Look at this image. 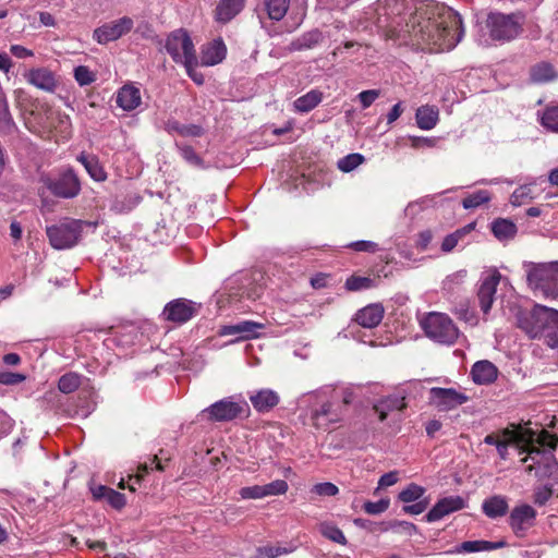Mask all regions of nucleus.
Masks as SVG:
<instances>
[{"label": "nucleus", "instance_id": "nucleus-17", "mask_svg": "<svg viewBox=\"0 0 558 558\" xmlns=\"http://www.w3.org/2000/svg\"><path fill=\"white\" fill-rule=\"evenodd\" d=\"M466 501L461 496H448L439 499L425 515L427 522H435L444 517L464 509Z\"/></svg>", "mask_w": 558, "mask_h": 558}, {"label": "nucleus", "instance_id": "nucleus-4", "mask_svg": "<svg viewBox=\"0 0 558 558\" xmlns=\"http://www.w3.org/2000/svg\"><path fill=\"white\" fill-rule=\"evenodd\" d=\"M304 401L312 404L311 421L315 428L328 430L332 425L342 421L343 407L335 389H320L303 396Z\"/></svg>", "mask_w": 558, "mask_h": 558}, {"label": "nucleus", "instance_id": "nucleus-41", "mask_svg": "<svg viewBox=\"0 0 558 558\" xmlns=\"http://www.w3.org/2000/svg\"><path fill=\"white\" fill-rule=\"evenodd\" d=\"M541 124L550 132L558 133V105L548 106L541 116Z\"/></svg>", "mask_w": 558, "mask_h": 558}, {"label": "nucleus", "instance_id": "nucleus-30", "mask_svg": "<svg viewBox=\"0 0 558 558\" xmlns=\"http://www.w3.org/2000/svg\"><path fill=\"white\" fill-rule=\"evenodd\" d=\"M509 505L505 496L495 495L483 501L482 510L490 519L504 517L508 511Z\"/></svg>", "mask_w": 558, "mask_h": 558}, {"label": "nucleus", "instance_id": "nucleus-3", "mask_svg": "<svg viewBox=\"0 0 558 558\" xmlns=\"http://www.w3.org/2000/svg\"><path fill=\"white\" fill-rule=\"evenodd\" d=\"M409 33L414 35H463L464 27L461 15L451 8L442 7L437 13L427 15L426 12H416L411 16L408 26Z\"/></svg>", "mask_w": 558, "mask_h": 558}, {"label": "nucleus", "instance_id": "nucleus-51", "mask_svg": "<svg viewBox=\"0 0 558 558\" xmlns=\"http://www.w3.org/2000/svg\"><path fill=\"white\" fill-rule=\"evenodd\" d=\"M390 501L388 498H383L378 501H366L363 509L366 513L376 515L385 512L389 508Z\"/></svg>", "mask_w": 558, "mask_h": 558}, {"label": "nucleus", "instance_id": "nucleus-49", "mask_svg": "<svg viewBox=\"0 0 558 558\" xmlns=\"http://www.w3.org/2000/svg\"><path fill=\"white\" fill-rule=\"evenodd\" d=\"M374 286V280L367 277L351 276L345 281V288L350 291L369 289Z\"/></svg>", "mask_w": 558, "mask_h": 558}, {"label": "nucleus", "instance_id": "nucleus-62", "mask_svg": "<svg viewBox=\"0 0 558 558\" xmlns=\"http://www.w3.org/2000/svg\"><path fill=\"white\" fill-rule=\"evenodd\" d=\"M25 379L22 374L10 373V372H0V383L4 385H15L20 384Z\"/></svg>", "mask_w": 558, "mask_h": 558}, {"label": "nucleus", "instance_id": "nucleus-31", "mask_svg": "<svg viewBox=\"0 0 558 558\" xmlns=\"http://www.w3.org/2000/svg\"><path fill=\"white\" fill-rule=\"evenodd\" d=\"M439 119V111L435 106H421L415 113L416 124L421 130H432L436 126Z\"/></svg>", "mask_w": 558, "mask_h": 558}, {"label": "nucleus", "instance_id": "nucleus-16", "mask_svg": "<svg viewBox=\"0 0 558 558\" xmlns=\"http://www.w3.org/2000/svg\"><path fill=\"white\" fill-rule=\"evenodd\" d=\"M416 44H412L415 50L428 53H441L452 50L461 37H415Z\"/></svg>", "mask_w": 558, "mask_h": 558}, {"label": "nucleus", "instance_id": "nucleus-48", "mask_svg": "<svg viewBox=\"0 0 558 558\" xmlns=\"http://www.w3.org/2000/svg\"><path fill=\"white\" fill-rule=\"evenodd\" d=\"M177 147L179 148L181 157L191 166L196 168H204V160L197 155V153L194 150L193 147L189 145H179L177 144Z\"/></svg>", "mask_w": 558, "mask_h": 558}, {"label": "nucleus", "instance_id": "nucleus-37", "mask_svg": "<svg viewBox=\"0 0 558 558\" xmlns=\"http://www.w3.org/2000/svg\"><path fill=\"white\" fill-rule=\"evenodd\" d=\"M475 227V223H469L461 229L456 230L454 232L448 234L442 243L441 250L445 253L451 252L459 243V241L468 233H470Z\"/></svg>", "mask_w": 558, "mask_h": 558}, {"label": "nucleus", "instance_id": "nucleus-50", "mask_svg": "<svg viewBox=\"0 0 558 558\" xmlns=\"http://www.w3.org/2000/svg\"><path fill=\"white\" fill-rule=\"evenodd\" d=\"M74 78L80 86L89 85L96 80L95 74L85 65L74 69Z\"/></svg>", "mask_w": 558, "mask_h": 558}, {"label": "nucleus", "instance_id": "nucleus-11", "mask_svg": "<svg viewBox=\"0 0 558 558\" xmlns=\"http://www.w3.org/2000/svg\"><path fill=\"white\" fill-rule=\"evenodd\" d=\"M469 401V397L454 388L433 387L429 390V402L439 411H450Z\"/></svg>", "mask_w": 558, "mask_h": 558}, {"label": "nucleus", "instance_id": "nucleus-46", "mask_svg": "<svg viewBox=\"0 0 558 558\" xmlns=\"http://www.w3.org/2000/svg\"><path fill=\"white\" fill-rule=\"evenodd\" d=\"M364 161V156L357 153L349 154L338 160V168L342 172H350Z\"/></svg>", "mask_w": 558, "mask_h": 558}, {"label": "nucleus", "instance_id": "nucleus-39", "mask_svg": "<svg viewBox=\"0 0 558 558\" xmlns=\"http://www.w3.org/2000/svg\"><path fill=\"white\" fill-rule=\"evenodd\" d=\"M82 384V376L77 373L70 372L62 375L58 381V388L63 393L75 391Z\"/></svg>", "mask_w": 558, "mask_h": 558}, {"label": "nucleus", "instance_id": "nucleus-45", "mask_svg": "<svg viewBox=\"0 0 558 558\" xmlns=\"http://www.w3.org/2000/svg\"><path fill=\"white\" fill-rule=\"evenodd\" d=\"M533 183L520 185L510 196V203L513 206H521L534 198L532 195V185Z\"/></svg>", "mask_w": 558, "mask_h": 558}, {"label": "nucleus", "instance_id": "nucleus-47", "mask_svg": "<svg viewBox=\"0 0 558 558\" xmlns=\"http://www.w3.org/2000/svg\"><path fill=\"white\" fill-rule=\"evenodd\" d=\"M433 204H434L433 197H430V196L422 197L417 201L409 203L404 209V214H405V216L413 218L414 216H416L424 209L433 206Z\"/></svg>", "mask_w": 558, "mask_h": 558}, {"label": "nucleus", "instance_id": "nucleus-63", "mask_svg": "<svg viewBox=\"0 0 558 558\" xmlns=\"http://www.w3.org/2000/svg\"><path fill=\"white\" fill-rule=\"evenodd\" d=\"M398 472L391 471L380 476L378 481V488H385L395 485L398 482Z\"/></svg>", "mask_w": 558, "mask_h": 558}, {"label": "nucleus", "instance_id": "nucleus-13", "mask_svg": "<svg viewBox=\"0 0 558 558\" xmlns=\"http://www.w3.org/2000/svg\"><path fill=\"white\" fill-rule=\"evenodd\" d=\"M244 405H246L245 402L239 403L232 401L231 398H226L203 410V414L215 422L232 421L243 412Z\"/></svg>", "mask_w": 558, "mask_h": 558}, {"label": "nucleus", "instance_id": "nucleus-29", "mask_svg": "<svg viewBox=\"0 0 558 558\" xmlns=\"http://www.w3.org/2000/svg\"><path fill=\"white\" fill-rule=\"evenodd\" d=\"M77 160L84 166L85 170L93 180L97 182L106 181L107 172L99 162L98 157L95 155L82 153L77 156Z\"/></svg>", "mask_w": 558, "mask_h": 558}, {"label": "nucleus", "instance_id": "nucleus-27", "mask_svg": "<svg viewBox=\"0 0 558 558\" xmlns=\"http://www.w3.org/2000/svg\"><path fill=\"white\" fill-rule=\"evenodd\" d=\"M246 0H220L216 7V20L227 23L236 16L244 8Z\"/></svg>", "mask_w": 558, "mask_h": 558}, {"label": "nucleus", "instance_id": "nucleus-64", "mask_svg": "<svg viewBox=\"0 0 558 558\" xmlns=\"http://www.w3.org/2000/svg\"><path fill=\"white\" fill-rule=\"evenodd\" d=\"M428 506V501L426 500H418L413 505L404 506L403 511L409 514H421L426 510Z\"/></svg>", "mask_w": 558, "mask_h": 558}, {"label": "nucleus", "instance_id": "nucleus-2", "mask_svg": "<svg viewBox=\"0 0 558 558\" xmlns=\"http://www.w3.org/2000/svg\"><path fill=\"white\" fill-rule=\"evenodd\" d=\"M518 326L532 339H544L549 348H558V311L534 305L517 314Z\"/></svg>", "mask_w": 558, "mask_h": 558}, {"label": "nucleus", "instance_id": "nucleus-54", "mask_svg": "<svg viewBox=\"0 0 558 558\" xmlns=\"http://www.w3.org/2000/svg\"><path fill=\"white\" fill-rule=\"evenodd\" d=\"M289 551L282 547L264 546L257 548L256 558H276Z\"/></svg>", "mask_w": 558, "mask_h": 558}, {"label": "nucleus", "instance_id": "nucleus-52", "mask_svg": "<svg viewBox=\"0 0 558 558\" xmlns=\"http://www.w3.org/2000/svg\"><path fill=\"white\" fill-rule=\"evenodd\" d=\"M263 487L265 497L283 495L289 488L288 483L283 480H276L269 484L263 485Z\"/></svg>", "mask_w": 558, "mask_h": 558}, {"label": "nucleus", "instance_id": "nucleus-23", "mask_svg": "<svg viewBox=\"0 0 558 558\" xmlns=\"http://www.w3.org/2000/svg\"><path fill=\"white\" fill-rule=\"evenodd\" d=\"M471 376L477 385H489L497 379L498 369L487 360L477 361L472 366Z\"/></svg>", "mask_w": 558, "mask_h": 558}, {"label": "nucleus", "instance_id": "nucleus-58", "mask_svg": "<svg viewBox=\"0 0 558 558\" xmlns=\"http://www.w3.org/2000/svg\"><path fill=\"white\" fill-rule=\"evenodd\" d=\"M380 93L377 89L363 90L357 95L363 109L372 106V104L379 97Z\"/></svg>", "mask_w": 558, "mask_h": 558}, {"label": "nucleus", "instance_id": "nucleus-36", "mask_svg": "<svg viewBox=\"0 0 558 558\" xmlns=\"http://www.w3.org/2000/svg\"><path fill=\"white\" fill-rule=\"evenodd\" d=\"M466 277L468 271L465 269H460L447 276L446 279L442 281V290L450 295L458 293L463 287Z\"/></svg>", "mask_w": 558, "mask_h": 558}, {"label": "nucleus", "instance_id": "nucleus-12", "mask_svg": "<svg viewBox=\"0 0 558 558\" xmlns=\"http://www.w3.org/2000/svg\"><path fill=\"white\" fill-rule=\"evenodd\" d=\"M198 307L192 301L177 299L167 303L162 311V316L166 320L182 325L197 314Z\"/></svg>", "mask_w": 558, "mask_h": 558}, {"label": "nucleus", "instance_id": "nucleus-32", "mask_svg": "<svg viewBox=\"0 0 558 558\" xmlns=\"http://www.w3.org/2000/svg\"><path fill=\"white\" fill-rule=\"evenodd\" d=\"M165 130L169 134H179L183 137H201L204 129L198 124H182L174 119H170L165 123Z\"/></svg>", "mask_w": 558, "mask_h": 558}, {"label": "nucleus", "instance_id": "nucleus-34", "mask_svg": "<svg viewBox=\"0 0 558 558\" xmlns=\"http://www.w3.org/2000/svg\"><path fill=\"white\" fill-rule=\"evenodd\" d=\"M502 546V543H493L488 541H466L460 544L456 549L450 553H478L497 549Z\"/></svg>", "mask_w": 558, "mask_h": 558}, {"label": "nucleus", "instance_id": "nucleus-38", "mask_svg": "<svg viewBox=\"0 0 558 558\" xmlns=\"http://www.w3.org/2000/svg\"><path fill=\"white\" fill-rule=\"evenodd\" d=\"M404 405L405 404L403 398L388 397L385 400H381L377 405H375V411L378 413L379 420L385 421L388 411L402 410Z\"/></svg>", "mask_w": 558, "mask_h": 558}, {"label": "nucleus", "instance_id": "nucleus-35", "mask_svg": "<svg viewBox=\"0 0 558 558\" xmlns=\"http://www.w3.org/2000/svg\"><path fill=\"white\" fill-rule=\"evenodd\" d=\"M492 232L499 241H507L515 235L517 226L509 219L499 218L492 222Z\"/></svg>", "mask_w": 558, "mask_h": 558}, {"label": "nucleus", "instance_id": "nucleus-40", "mask_svg": "<svg viewBox=\"0 0 558 558\" xmlns=\"http://www.w3.org/2000/svg\"><path fill=\"white\" fill-rule=\"evenodd\" d=\"M319 532L322 533V535L324 537L328 538L329 541H331L333 543L341 544V545L347 544V538H345L343 532L333 523H330V522L320 523Z\"/></svg>", "mask_w": 558, "mask_h": 558}, {"label": "nucleus", "instance_id": "nucleus-24", "mask_svg": "<svg viewBox=\"0 0 558 558\" xmlns=\"http://www.w3.org/2000/svg\"><path fill=\"white\" fill-rule=\"evenodd\" d=\"M116 101L124 111H132L142 102L141 92L134 85L126 84L118 90Z\"/></svg>", "mask_w": 558, "mask_h": 558}, {"label": "nucleus", "instance_id": "nucleus-10", "mask_svg": "<svg viewBox=\"0 0 558 558\" xmlns=\"http://www.w3.org/2000/svg\"><path fill=\"white\" fill-rule=\"evenodd\" d=\"M165 47L175 63L198 64L191 37H167Z\"/></svg>", "mask_w": 558, "mask_h": 558}, {"label": "nucleus", "instance_id": "nucleus-6", "mask_svg": "<svg viewBox=\"0 0 558 558\" xmlns=\"http://www.w3.org/2000/svg\"><path fill=\"white\" fill-rule=\"evenodd\" d=\"M420 325L425 335L439 344L452 345L460 336L453 320L444 313L430 312L421 319Z\"/></svg>", "mask_w": 558, "mask_h": 558}, {"label": "nucleus", "instance_id": "nucleus-1", "mask_svg": "<svg viewBox=\"0 0 558 558\" xmlns=\"http://www.w3.org/2000/svg\"><path fill=\"white\" fill-rule=\"evenodd\" d=\"M557 444V437L547 430L543 429L539 434L533 432V440L529 441L526 447H522L526 453L522 462H531L526 470L534 471L535 476L541 480L558 476V462L554 454Z\"/></svg>", "mask_w": 558, "mask_h": 558}, {"label": "nucleus", "instance_id": "nucleus-5", "mask_svg": "<svg viewBox=\"0 0 558 558\" xmlns=\"http://www.w3.org/2000/svg\"><path fill=\"white\" fill-rule=\"evenodd\" d=\"M529 287L535 295L547 299L558 298V262L524 263Z\"/></svg>", "mask_w": 558, "mask_h": 558}, {"label": "nucleus", "instance_id": "nucleus-26", "mask_svg": "<svg viewBox=\"0 0 558 558\" xmlns=\"http://www.w3.org/2000/svg\"><path fill=\"white\" fill-rule=\"evenodd\" d=\"M133 28V20L129 16H123L97 27L93 35H123L132 32Z\"/></svg>", "mask_w": 558, "mask_h": 558}, {"label": "nucleus", "instance_id": "nucleus-60", "mask_svg": "<svg viewBox=\"0 0 558 558\" xmlns=\"http://www.w3.org/2000/svg\"><path fill=\"white\" fill-rule=\"evenodd\" d=\"M317 40L314 37H302L291 43L290 51H298L315 46Z\"/></svg>", "mask_w": 558, "mask_h": 558}, {"label": "nucleus", "instance_id": "nucleus-33", "mask_svg": "<svg viewBox=\"0 0 558 558\" xmlns=\"http://www.w3.org/2000/svg\"><path fill=\"white\" fill-rule=\"evenodd\" d=\"M530 77L533 83L543 84L556 80L557 72L549 62L543 61L531 68Z\"/></svg>", "mask_w": 558, "mask_h": 558}, {"label": "nucleus", "instance_id": "nucleus-57", "mask_svg": "<svg viewBox=\"0 0 558 558\" xmlns=\"http://www.w3.org/2000/svg\"><path fill=\"white\" fill-rule=\"evenodd\" d=\"M106 499L112 508L118 510L122 509L126 504L124 494L119 493L112 488L110 492H108Z\"/></svg>", "mask_w": 558, "mask_h": 558}, {"label": "nucleus", "instance_id": "nucleus-53", "mask_svg": "<svg viewBox=\"0 0 558 558\" xmlns=\"http://www.w3.org/2000/svg\"><path fill=\"white\" fill-rule=\"evenodd\" d=\"M242 499H262L265 498L263 485L245 486L239 490Z\"/></svg>", "mask_w": 558, "mask_h": 558}, {"label": "nucleus", "instance_id": "nucleus-61", "mask_svg": "<svg viewBox=\"0 0 558 558\" xmlns=\"http://www.w3.org/2000/svg\"><path fill=\"white\" fill-rule=\"evenodd\" d=\"M315 493L322 496H336L339 493L338 487L329 482L315 485Z\"/></svg>", "mask_w": 558, "mask_h": 558}, {"label": "nucleus", "instance_id": "nucleus-28", "mask_svg": "<svg viewBox=\"0 0 558 558\" xmlns=\"http://www.w3.org/2000/svg\"><path fill=\"white\" fill-rule=\"evenodd\" d=\"M323 92L319 89H311L293 101V110L298 113H307L314 110L323 101Z\"/></svg>", "mask_w": 558, "mask_h": 558}, {"label": "nucleus", "instance_id": "nucleus-43", "mask_svg": "<svg viewBox=\"0 0 558 558\" xmlns=\"http://www.w3.org/2000/svg\"><path fill=\"white\" fill-rule=\"evenodd\" d=\"M490 193L486 190L476 191L462 199V206L465 209H475L490 201Z\"/></svg>", "mask_w": 558, "mask_h": 558}, {"label": "nucleus", "instance_id": "nucleus-8", "mask_svg": "<svg viewBox=\"0 0 558 558\" xmlns=\"http://www.w3.org/2000/svg\"><path fill=\"white\" fill-rule=\"evenodd\" d=\"M524 21L525 16L521 12L510 14L494 12L488 14L486 25L490 35H518L524 32Z\"/></svg>", "mask_w": 558, "mask_h": 558}, {"label": "nucleus", "instance_id": "nucleus-21", "mask_svg": "<svg viewBox=\"0 0 558 558\" xmlns=\"http://www.w3.org/2000/svg\"><path fill=\"white\" fill-rule=\"evenodd\" d=\"M27 82L39 89L53 93L57 87L54 74L48 69H33L25 74Z\"/></svg>", "mask_w": 558, "mask_h": 558}, {"label": "nucleus", "instance_id": "nucleus-9", "mask_svg": "<svg viewBox=\"0 0 558 558\" xmlns=\"http://www.w3.org/2000/svg\"><path fill=\"white\" fill-rule=\"evenodd\" d=\"M44 185L57 197L73 198L81 192V183L72 170H66L57 178L44 177Z\"/></svg>", "mask_w": 558, "mask_h": 558}, {"label": "nucleus", "instance_id": "nucleus-22", "mask_svg": "<svg viewBox=\"0 0 558 558\" xmlns=\"http://www.w3.org/2000/svg\"><path fill=\"white\" fill-rule=\"evenodd\" d=\"M384 306L379 303L369 304L355 314V322L364 328H375L384 318Z\"/></svg>", "mask_w": 558, "mask_h": 558}, {"label": "nucleus", "instance_id": "nucleus-44", "mask_svg": "<svg viewBox=\"0 0 558 558\" xmlns=\"http://www.w3.org/2000/svg\"><path fill=\"white\" fill-rule=\"evenodd\" d=\"M425 494V488L415 484H409L404 489L399 493V499L402 502L410 504L414 501H418L423 495Z\"/></svg>", "mask_w": 558, "mask_h": 558}, {"label": "nucleus", "instance_id": "nucleus-20", "mask_svg": "<svg viewBox=\"0 0 558 558\" xmlns=\"http://www.w3.org/2000/svg\"><path fill=\"white\" fill-rule=\"evenodd\" d=\"M250 401L258 413H267L279 403L280 397L275 390L260 389L250 395Z\"/></svg>", "mask_w": 558, "mask_h": 558}, {"label": "nucleus", "instance_id": "nucleus-25", "mask_svg": "<svg viewBox=\"0 0 558 558\" xmlns=\"http://www.w3.org/2000/svg\"><path fill=\"white\" fill-rule=\"evenodd\" d=\"M264 328L263 324L253 320H243L234 325L225 326L221 330L222 335H239L243 339L257 337L259 330Z\"/></svg>", "mask_w": 558, "mask_h": 558}, {"label": "nucleus", "instance_id": "nucleus-55", "mask_svg": "<svg viewBox=\"0 0 558 558\" xmlns=\"http://www.w3.org/2000/svg\"><path fill=\"white\" fill-rule=\"evenodd\" d=\"M348 246L356 252L376 253L379 250V246L376 242L366 240L352 242Z\"/></svg>", "mask_w": 558, "mask_h": 558}, {"label": "nucleus", "instance_id": "nucleus-42", "mask_svg": "<svg viewBox=\"0 0 558 558\" xmlns=\"http://www.w3.org/2000/svg\"><path fill=\"white\" fill-rule=\"evenodd\" d=\"M290 0H267L266 9L271 20L280 21L289 9Z\"/></svg>", "mask_w": 558, "mask_h": 558}, {"label": "nucleus", "instance_id": "nucleus-15", "mask_svg": "<svg viewBox=\"0 0 558 558\" xmlns=\"http://www.w3.org/2000/svg\"><path fill=\"white\" fill-rule=\"evenodd\" d=\"M533 440V432L531 429H524L520 432L505 429L502 430V439L497 444V452L500 459L506 460L508 458V448L510 445H515L519 449V453H524L522 447H526L529 441Z\"/></svg>", "mask_w": 558, "mask_h": 558}, {"label": "nucleus", "instance_id": "nucleus-7", "mask_svg": "<svg viewBox=\"0 0 558 558\" xmlns=\"http://www.w3.org/2000/svg\"><path fill=\"white\" fill-rule=\"evenodd\" d=\"M82 221L66 219L59 225L47 228V235L52 247L65 250L74 246L81 236Z\"/></svg>", "mask_w": 558, "mask_h": 558}, {"label": "nucleus", "instance_id": "nucleus-18", "mask_svg": "<svg viewBox=\"0 0 558 558\" xmlns=\"http://www.w3.org/2000/svg\"><path fill=\"white\" fill-rule=\"evenodd\" d=\"M536 511L530 505L514 507L509 517V524L515 535L522 536L535 521Z\"/></svg>", "mask_w": 558, "mask_h": 558}, {"label": "nucleus", "instance_id": "nucleus-56", "mask_svg": "<svg viewBox=\"0 0 558 558\" xmlns=\"http://www.w3.org/2000/svg\"><path fill=\"white\" fill-rule=\"evenodd\" d=\"M240 281L241 279L239 277H232L226 281L223 290L226 291L230 300H235L236 298L243 296L244 292H240L239 289L236 288Z\"/></svg>", "mask_w": 558, "mask_h": 558}, {"label": "nucleus", "instance_id": "nucleus-59", "mask_svg": "<svg viewBox=\"0 0 558 558\" xmlns=\"http://www.w3.org/2000/svg\"><path fill=\"white\" fill-rule=\"evenodd\" d=\"M553 496V488L550 486H541L535 489L534 502L538 506H544Z\"/></svg>", "mask_w": 558, "mask_h": 558}, {"label": "nucleus", "instance_id": "nucleus-19", "mask_svg": "<svg viewBox=\"0 0 558 558\" xmlns=\"http://www.w3.org/2000/svg\"><path fill=\"white\" fill-rule=\"evenodd\" d=\"M227 56V47L220 37L215 38L201 48L198 64L202 66H213L219 64Z\"/></svg>", "mask_w": 558, "mask_h": 558}, {"label": "nucleus", "instance_id": "nucleus-14", "mask_svg": "<svg viewBox=\"0 0 558 558\" xmlns=\"http://www.w3.org/2000/svg\"><path fill=\"white\" fill-rule=\"evenodd\" d=\"M500 279L501 275L496 269L487 271L481 279L477 298L484 314H487L492 308Z\"/></svg>", "mask_w": 558, "mask_h": 558}]
</instances>
